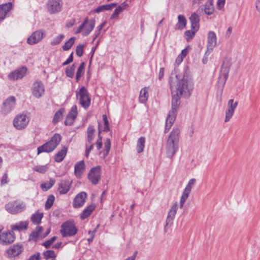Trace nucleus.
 <instances>
[{"label": "nucleus", "mask_w": 260, "mask_h": 260, "mask_svg": "<svg viewBox=\"0 0 260 260\" xmlns=\"http://www.w3.org/2000/svg\"><path fill=\"white\" fill-rule=\"evenodd\" d=\"M175 77L178 79L176 84L173 81L172 77H170V84L172 96V109L166 119L165 133L170 129L176 119L177 110L180 104L181 97H189L194 88L193 79L187 73H184L180 79H178L177 75H175Z\"/></svg>", "instance_id": "f257e3e1"}, {"label": "nucleus", "mask_w": 260, "mask_h": 260, "mask_svg": "<svg viewBox=\"0 0 260 260\" xmlns=\"http://www.w3.org/2000/svg\"><path fill=\"white\" fill-rule=\"evenodd\" d=\"M180 130L173 128L168 139L166 146L167 157L171 158L178 149Z\"/></svg>", "instance_id": "f03ea898"}, {"label": "nucleus", "mask_w": 260, "mask_h": 260, "mask_svg": "<svg viewBox=\"0 0 260 260\" xmlns=\"http://www.w3.org/2000/svg\"><path fill=\"white\" fill-rule=\"evenodd\" d=\"M61 140V136L58 134H55L50 141L45 143L37 148V154L42 152L49 153L53 151L58 145Z\"/></svg>", "instance_id": "7ed1b4c3"}, {"label": "nucleus", "mask_w": 260, "mask_h": 260, "mask_svg": "<svg viewBox=\"0 0 260 260\" xmlns=\"http://www.w3.org/2000/svg\"><path fill=\"white\" fill-rule=\"evenodd\" d=\"M29 121V114L23 113L18 114L15 117L13 124L15 128L18 130H22L26 127Z\"/></svg>", "instance_id": "20e7f679"}, {"label": "nucleus", "mask_w": 260, "mask_h": 260, "mask_svg": "<svg viewBox=\"0 0 260 260\" xmlns=\"http://www.w3.org/2000/svg\"><path fill=\"white\" fill-rule=\"evenodd\" d=\"M76 95L82 107L87 109L90 106L91 99L89 93L84 86H82L78 91H76Z\"/></svg>", "instance_id": "39448f33"}, {"label": "nucleus", "mask_w": 260, "mask_h": 260, "mask_svg": "<svg viewBox=\"0 0 260 260\" xmlns=\"http://www.w3.org/2000/svg\"><path fill=\"white\" fill-rule=\"evenodd\" d=\"M95 20L94 19L89 20L86 18L82 24L77 28L75 33L79 34L82 32L83 36H88L93 29L95 26Z\"/></svg>", "instance_id": "423d86ee"}, {"label": "nucleus", "mask_w": 260, "mask_h": 260, "mask_svg": "<svg viewBox=\"0 0 260 260\" xmlns=\"http://www.w3.org/2000/svg\"><path fill=\"white\" fill-rule=\"evenodd\" d=\"M25 207V203L17 201L10 202L5 205L6 211L12 214H15L23 211Z\"/></svg>", "instance_id": "0eeeda50"}, {"label": "nucleus", "mask_w": 260, "mask_h": 260, "mask_svg": "<svg viewBox=\"0 0 260 260\" xmlns=\"http://www.w3.org/2000/svg\"><path fill=\"white\" fill-rule=\"evenodd\" d=\"M102 167L100 166L92 168L88 172V178L92 184L96 185L101 178Z\"/></svg>", "instance_id": "6e6552de"}, {"label": "nucleus", "mask_w": 260, "mask_h": 260, "mask_svg": "<svg viewBox=\"0 0 260 260\" xmlns=\"http://www.w3.org/2000/svg\"><path fill=\"white\" fill-rule=\"evenodd\" d=\"M217 37L215 32L210 31L208 34L207 50L205 56H209L213 51L214 48L216 46Z\"/></svg>", "instance_id": "1a4fd4ad"}, {"label": "nucleus", "mask_w": 260, "mask_h": 260, "mask_svg": "<svg viewBox=\"0 0 260 260\" xmlns=\"http://www.w3.org/2000/svg\"><path fill=\"white\" fill-rule=\"evenodd\" d=\"M196 182V179L194 178H192L189 180L187 184L186 185L185 189H184L181 199L180 201V207L181 208L183 207L184 203L185 202L186 199L188 197L189 194L190 193L192 187L195 184Z\"/></svg>", "instance_id": "9d476101"}, {"label": "nucleus", "mask_w": 260, "mask_h": 260, "mask_svg": "<svg viewBox=\"0 0 260 260\" xmlns=\"http://www.w3.org/2000/svg\"><path fill=\"white\" fill-rule=\"evenodd\" d=\"M62 5L61 0H49L47 4L48 11L50 14L58 13L61 11Z\"/></svg>", "instance_id": "9b49d317"}, {"label": "nucleus", "mask_w": 260, "mask_h": 260, "mask_svg": "<svg viewBox=\"0 0 260 260\" xmlns=\"http://www.w3.org/2000/svg\"><path fill=\"white\" fill-rule=\"evenodd\" d=\"M15 239V237L13 231L4 232L0 234V243L3 245L13 243Z\"/></svg>", "instance_id": "f8f14e48"}, {"label": "nucleus", "mask_w": 260, "mask_h": 260, "mask_svg": "<svg viewBox=\"0 0 260 260\" xmlns=\"http://www.w3.org/2000/svg\"><path fill=\"white\" fill-rule=\"evenodd\" d=\"M32 94L37 98H41L44 93L45 89L43 83L40 80L36 81L32 86Z\"/></svg>", "instance_id": "ddd939ff"}, {"label": "nucleus", "mask_w": 260, "mask_h": 260, "mask_svg": "<svg viewBox=\"0 0 260 260\" xmlns=\"http://www.w3.org/2000/svg\"><path fill=\"white\" fill-rule=\"evenodd\" d=\"M238 105V102H234L233 99H230L228 102L227 108L225 111L224 121L228 122L233 115L235 110Z\"/></svg>", "instance_id": "4468645a"}, {"label": "nucleus", "mask_w": 260, "mask_h": 260, "mask_svg": "<svg viewBox=\"0 0 260 260\" xmlns=\"http://www.w3.org/2000/svg\"><path fill=\"white\" fill-rule=\"evenodd\" d=\"M15 98L14 96L8 98L3 103L1 110L2 113L5 115L10 113L15 105Z\"/></svg>", "instance_id": "2eb2a0df"}, {"label": "nucleus", "mask_w": 260, "mask_h": 260, "mask_svg": "<svg viewBox=\"0 0 260 260\" xmlns=\"http://www.w3.org/2000/svg\"><path fill=\"white\" fill-rule=\"evenodd\" d=\"M87 196V193L85 191L78 193L74 199L73 206L75 208L82 207L85 203Z\"/></svg>", "instance_id": "dca6fc26"}, {"label": "nucleus", "mask_w": 260, "mask_h": 260, "mask_svg": "<svg viewBox=\"0 0 260 260\" xmlns=\"http://www.w3.org/2000/svg\"><path fill=\"white\" fill-rule=\"evenodd\" d=\"M44 36V33L41 30L34 32L27 39V43L29 45L36 44L40 42Z\"/></svg>", "instance_id": "f3484780"}, {"label": "nucleus", "mask_w": 260, "mask_h": 260, "mask_svg": "<svg viewBox=\"0 0 260 260\" xmlns=\"http://www.w3.org/2000/svg\"><path fill=\"white\" fill-rule=\"evenodd\" d=\"M44 229H38L33 231L29 235V240L36 241L39 239H43L46 237L50 232V229H48L44 234H43Z\"/></svg>", "instance_id": "a211bd4d"}, {"label": "nucleus", "mask_w": 260, "mask_h": 260, "mask_svg": "<svg viewBox=\"0 0 260 260\" xmlns=\"http://www.w3.org/2000/svg\"><path fill=\"white\" fill-rule=\"evenodd\" d=\"M72 181L70 179H63L58 184V190L60 194H64L68 192L71 188Z\"/></svg>", "instance_id": "6ab92c4d"}, {"label": "nucleus", "mask_w": 260, "mask_h": 260, "mask_svg": "<svg viewBox=\"0 0 260 260\" xmlns=\"http://www.w3.org/2000/svg\"><path fill=\"white\" fill-rule=\"evenodd\" d=\"M23 250L22 246L20 244H15L11 246L7 250V253L10 258L19 255Z\"/></svg>", "instance_id": "aec40b11"}, {"label": "nucleus", "mask_w": 260, "mask_h": 260, "mask_svg": "<svg viewBox=\"0 0 260 260\" xmlns=\"http://www.w3.org/2000/svg\"><path fill=\"white\" fill-rule=\"evenodd\" d=\"M27 69L23 67L11 73L8 77L10 80H17L22 78L26 74Z\"/></svg>", "instance_id": "412c9836"}, {"label": "nucleus", "mask_w": 260, "mask_h": 260, "mask_svg": "<svg viewBox=\"0 0 260 260\" xmlns=\"http://www.w3.org/2000/svg\"><path fill=\"white\" fill-rule=\"evenodd\" d=\"M178 209L177 204H174L171 208L166 219V226H171Z\"/></svg>", "instance_id": "4be33fe9"}, {"label": "nucleus", "mask_w": 260, "mask_h": 260, "mask_svg": "<svg viewBox=\"0 0 260 260\" xmlns=\"http://www.w3.org/2000/svg\"><path fill=\"white\" fill-rule=\"evenodd\" d=\"M189 19L191 23V29L195 31H198L200 27L199 15L196 13H193Z\"/></svg>", "instance_id": "5701e85b"}, {"label": "nucleus", "mask_w": 260, "mask_h": 260, "mask_svg": "<svg viewBox=\"0 0 260 260\" xmlns=\"http://www.w3.org/2000/svg\"><path fill=\"white\" fill-rule=\"evenodd\" d=\"M12 4L8 3L0 5V21L5 19L7 13L12 9Z\"/></svg>", "instance_id": "b1692460"}, {"label": "nucleus", "mask_w": 260, "mask_h": 260, "mask_svg": "<svg viewBox=\"0 0 260 260\" xmlns=\"http://www.w3.org/2000/svg\"><path fill=\"white\" fill-rule=\"evenodd\" d=\"M85 168L84 160H81L77 162L74 167V173L77 178H80L82 175L83 171Z\"/></svg>", "instance_id": "393cba45"}, {"label": "nucleus", "mask_w": 260, "mask_h": 260, "mask_svg": "<svg viewBox=\"0 0 260 260\" xmlns=\"http://www.w3.org/2000/svg\"><path fill=\"white\" fill-rule=\"evenodd\" d=\"M187 21L185 16L183 15L178 16V22L175 25V29L176 30H182L186 25Z\"/></svg>", "instance_id": "a878e982"}, {"label": "nucleus", "mask_w": 260, "mask_h": 260, "mask_svg": "<svg viewBox=\"0 0 260 260\" xmlns=\"http://www.w3.org/2000/svg\"><path fill=\"white\" fill-rule=\"evenodd\" d=\"M95 130L93 125H89L87 129V139L86 142H93L95 138Z\"/></svg>", "instance_id": "bb28decb"}, {"label": "nucleus", "mask_w": 260, "mask_h": 260, "mask_svg": "<svg viewBox=\"0 0 260 260\" xmlns=\"http://www.w3.org/2000/svg\"><path fill=\"white\" fill-rule=\"evenodd\" d=\"M95 206L94 204H91L87 206L82 211L80 217L82 219H85L87 218L91 213L94 210Z\"/></svg>", "instance_id": "cd10ccee"}, {"label": "nucleus", "mask_w": 260, "mask_h": 260, "mask_svg": "<svg viewBox=\"0 0 260 260\" xmlns=\"http://www.w3.org/2000/svg\"><path fill=\"white\" fill-rule=\"evenodd\" d=\"M117 6V3H111L110 4L103 5L99 6L94 10V12L99 13L107 10H110Z\"/></svg>", "instance_id": "c85d7f7f"}, {"label": "nucleus", "mask_w": 260, "mask_h": 260, "mask_svg": "<svg viewBox=\"0 0 260 260\" xmlns=\"http://www.w3.org/2000/svg\"><path fill=\"white\" fill-rule=\"evenodd\" d=\"M67 148L64 147L61 150L59 151L54 156V160L56 162H61L63 160L66 155Z\"/></svg>", "instance_id": "c756f323"}, {"label": "nucleus", "mask_w": 260, "mask_h": 260, "mask_svg": "<svg viewBox=\"0 0 260 260\" xmlns=\"http://www.w3.org/2000/svg\"><path fill=\"white\" fill-rule=\"evenodd\" d=\"M77 229H61L60 233L63 237H71L76 235Z\"/></svg>", "instance_id": "7c9ffc66"}, {"label": "nucleus", "mask_w": 260, "mask_h": 260, "mask_svg": "<svg viewBox=\"0 0 260 260\" xmlns=\"http://www.w3.org/2000/svg\"><path fill=\"white\" fill-rule=\"evenodd\" d=\"M125 6L124 3L118 6L110 16V19H117L118 15L125 9Z\"/></svg>", "instance_id": "2f4dec72"}, {"label": "nucleus", "mask_w": 260, "mask_h": 260, "mask_svg": "<svg viewBox=\"0 0 260 260\" xmlns=\"http://www.w3.org/2000/svg\"><path fill=\"white\" fill-rule=\"evenodd\" d=\"M148 98V88L144 87L142 88L140 92L139 97V101L141 103H145L147 102Z\"/></svg>", "instance_id": "473e14b6"}, {"label": "nucleus", "mask_w": 260, "mask_h": 260, "mask_svg": "<svg viewBox=\"0 0 260 260\" xmlns=\"http://www.w3.org/2000/svg\"><path fill=\"white\" fill-rule=\"evenodd\" d=\"M111 148V142L109 139H106L104 142V149L100 152V154L102 155L103 157L107 156Z\"/></svg>", "instance_id": "72a5a7b5"}, {"label": "nucleus", "mask_w": 260, "mask_h": 260, "mask_svg": "<svg viewBox=\"0 0 260 260\" xmlns=\"http://www.w3.org/2000/svg\"><path fill=\"white\" fill-rule=\"evenodd\" d=\"M145 138L144 137H141L138 139L136 148L138 153H140L143 151L145 147Z\"/></svg>", "instance_id": "f704fd0d"}, {"label": "nucleus", "mask_w": 260, "mask_h": 260, "mask_svg": "<svg viewBox=\"0 0 260 260\" xmlns=\"http://www.w3.org/2000/svg\"><path fill=\"white\" fill-rule=\"evenodd\" d=\"M214 10V6L212 1L207 2L205 4L204 12L206 14L208 15L212 14Z\"/></svg>", "instance_id": "c9c22d12"}, {"label": "nucleus", "mask_w": 260, "mask_h": 260, "mask_svg": "<svg viewBox=\"0 0 260 260\" xmlns=\"http://www.w3.org/2000/svg\"><path fill=\"white\" fill-rule=\"evenodd\" d=\"M84 69H85V63L84 62H82L80 66L78 67L76 75V79L77 81H78L82 76L84 73Z\"/></svg>", "instance_id": "e433bc0d"}, {"label": "nucleus", "mask_w": 260, "mask_h": 260, "mask_svg": "<svg viewBox=\"0 0 260 260\" xmlns=\"http://www.w3.org/2000/svg\"><path fill=\"white\" fill-rule=\"evenodd\" d=\"M43 214L42 213L36 212L32 215L31 217V220L35 224H39L43 217Z\"/></svg>", "instance_id": "4c0bfd02"}, {"label": "nucleus", "mask_w": 260, "mask_h": 260, "mask_svg": "<svg viewBox=\"0 0 260 260\" xmlns=\"http://www.w3.org/2000/svg\"><path fill=\"white\" fill-rule=\"evenodd\" d=\"M64 111L65 110L63 108H61L55 113L53 119V123H56L62 118V114L64 112Z\"/></svg>", "instance_id": "58836bf2"}, {"label": "nucleus", "mask_w": 260, "mask_h": 260, "mask_svg": "<svg viewBox=\"0 0 260 260\" xmlns=\"http://www.w3.org/2000/svg\"><path fill=\"white\" fill-rule=\"evenodd\" d=\"M55 181L53 179H50L49 182H44L41 184V188L43 191H47L51 188L54 184Z\"/></svg>", "instance_id": "ea45409f"}, {"label": "nucleus", "mask_w": 260, "mask_h": 260, "mask_svg": "<svg viewBox=\"0 0 260 260\" xmlns=\"http://www.w3.org/2000/svg\"><path fill=\"white\" fill-rule=\"evenodd\" d=\"M225 64V63L223 62L222 66V74L220 76V78H221V76H223V83L222 85V88L223 87V86L225 83V81L228 77V74L229 71V69L228 67H224Z\"/></svg>", "instance_id": "a19ab883"}, {"label": "nucleus", "mask_w": 260, "mask_h": 260, "mask_svg": "<svg viewBox=\"0 0 260 260\" xmlns=\"http://www.w3.org/2000/svg\"><path fill=\"white\" fill-rule=\"evenodd\" d=\"M75 38L74 37H71L62 46V49L64 51L69 50L74 44Z\"/></svg>", "instance_id": "79ce46f5"}, {"label": "nucleus", "mask_w": 260, "mask_h": 260, "mask_svg": "<svg viewBox=\"0 0 260 260\" xmlns=\"http://www.w3.org/2000/svg\"><path fill=\"white\" fill-rule=\"evenodd\" d=\"M94 146V142H85V156L88 158L90 152L93 150Z\"/></svg>", "instance_id": "37998d69"}, {"label": "nucleus", "mask_w": 260, "mask_h": 260, "mask_svg": "<svg viewBox=\"0 0 260 260\" xmlns=\"http://www.w3.org/2000/svg\"><path fill=\"white\" fill-rule=\"evenodd\" d=\"M76 68L75 64H73L71 67H67L66 70V74L67 77L72 78L74 75V72Z\"/></svg>", "instance_id": "c03bdc74"}, {"label": "nucleus", "mask_w": 260, "mask_h": 260, "mask_svg": "<svg viewBox=\"0 0 260 260\" xmlns=\"http://www.w3.org/2000/svg\"><path fill=\"white\" fill-rule=\"evenodd\" d=\"M64 38V35L61 34V35L54 38L50 42V44L52 46L57 45L60 43V42L62 41V40Z\"/></svg>", "instance_id": "a18cd8bd"}, {"label": "nucleus", "mask_w": 260, "mask_h": 260, "mask_svg": "<svg viewBox=\"0 0 260 260\" xmlns=\"http://www.w3.org/2000/svg\"><path fill=\"white\" fill-rule=\"evenodd\" d=\"M48 168L47 165H38L33 168V170L38 173L44 174L48 170Z\"/></svg>", "instance_id": "49530a36"}, {"label": "nucleus", "mask_w": 260, "mask_h": 260, "mask_svg": "<svg viewBox=\"0 0 260 260\" xmlns=\"http://www.w3.org/2000/svg\"><path fill=\"white\" fill-rule=\"evenodd\" d=\"M55 200V197L53 195L48 196L47 200L45 203V208L48 209L52 206Z\"/></svg>", "instance_id": "de8ad7c7"}, {"label": "nucleus", "mask_w": 260, "mask_h": 260, "mask_svg": "<svg viewBox=\"0 0 260 260\" xmlns=\"http://www.w3.org/2000/svg\"><path fill=\"white\" fill-rule=\"evenodd\" d=\"M77 115V107L76 105H74L72 107L70 112L67 116L75 119L76 118Z\"/></svg>", "instance_id": "09e8293b"}, {"label": "nucleus", "mask_w": 260, "mask_h": 260, "mask_svg": "<svg viewBox=\"0 0 260 260\" xmlns=\"http://www.w3.org/2000/svg\"><path fill=\"white\" fill-rule=\"evenodd\" d=\"M57 236H53L50 239H49L46 241H45L43 245L45 246V248H48L50 247V246L52 244V243L57 239Z\"/></svg>", "instance_id": "8fccbe9b"}, {"label": "nucleus", "mask_w": 260, "mask_h": 260, "mask_svg": "<svg viewBox=\"0 0 260 260\" xmlns=\"http://www.w3.org/2000/svg\"><path fill=\"white\" fill-rule=\"evenodd\" d=\"M99 130L98 139L95 143V146H96V149L98 150L101 149V148H102V145H103V143H102V137L100 136L101 131L100 129V123H99Z\"/></svg>", "instance_id": "3c124183"}, {"label": "nucleus", "mask_w": 260, "mask_h": 260, "mask_svg": "<svg viewBox=\"0 0 260 260\" xmlns=\"http://www.w3.org/2000/svg\"><path fill=\"white\" fill-rule=\"evenodd\" d=\"M44 257L47 259L49 258H55L56 257V254L55 252L52 250H47L44 253Z\"/></svg>", "instance_id": "603ef678"}, {"label": "nucleus", "mask_w": 260, "mask_h": 260, "mask_svg": "<svg viewBox=\"0 0 260 260\" xmlns=\"http://www.w3.org/2000/svg\"><path fill=\"white\" fill-rule=\"evenodd\" d=\"M28 223V221H20L18 223L11 225V228H27Z\"/></svg>", "instance_id": "864d4df0"}, {"label": "nucleus", "mask_w": 260, "mask_h": 260, "mask_svg": "<svg viewBox=\"0 0 260 260\" xmlns=\"http://www.w3.org/2000/svg\"><path fill=\"white\" fill-rule=\"evenodd\" d=\"M103 120L104 123V127L103 131L104 132H108L110 131L109 123L107 118V116L106 115H103Z\"/></svg>", "instance_id": "5fc2aeb1"}, {"label": "nucleus", "mask_w": 260, "mask_h": 260, "mask_svg": "<svg viewBox=\"0 0 260 260\" xmlns=\"http://www.w3.org/2000/svg\"><path fill=\"white\" fill-rule=\"evenodd\" d=\"M84 47V45L82 44H80L77 46L76 53L77 56L81 57L83 55Z\"/></svg>", "instance_id": "6e6d98bb"}, {"label": "nucleus", "mask_w": 260, "mask_h": 260, "mask_svg": "<svg viewBox=\"0 0 260 260\" xmlns=\"http://www.w3.org/2000/svg\"><path fill=\"white\" fill-rule=\"evenodd\" d=\"M60 228H76L73 220H68L62 224Z\"/></svg>", "instance_id": "4d7b16f0"}, {"label": "nucleus", "mask_w": 260, "mask_h": 260, "mask_svg": "<svg viewBox=\"0 0 260 260\" xmlns=\"http://www.w3.org/2000/svg\"><path fill=\"white\" fill-rule=\"evenodd\" d=\"M197 31H195L194 30L192 29L188 30L185 31V35L187 37H188L189 38H191L193 36H194L196 32Z\"/></svg>", "instance_id": "13d9d810"}, {"label": "nucleus", "mask_w": 260, "mask_h": 260, "mask_svg": "<svg viewBox=\"0 0 260 260\" xmlns=\"http://www.w3.org/2000/svg\"><path fill=\"white\" fill-rule=\"evenodd\" d=\"M74 120L75 119L73 118H71L67 116L66 119L64 121V124L66 125H71L73 123Z\"/></svg>", "instance_id": "bf43d9fd"}, {"label": "nucleus", "mask_w": 260, "mask_h": 260, "mask_svg": "<svg viewBox=\"0 0 260 260\" xmlns=\"http://www.w3.org/2000/svg\"><path fill=\"white\" fill-rule=\"evenodd\" d=\"M225 0H218L217 2V7L219 10H221L225 4Z\"/></svg>", "instance_id": "052dcab7"}, {"label": "nucleus", "mask_w": 260, "mask_h": 260, "mask_svg": "<svg viewBox=\"0 0 260 260\" xmlns=\"http://www.w3.org/2000/svg\"><path fill=\"white\" fill-rule=\"evenodd\" d=\"M73 60V52H72L70 56H69L68 58L67 59L66 61H64L63 63V66H66L71 62H72Z\"/></svg>", "instance_id": "680f3d73"}, {"label": "nucleus", "mask_w": 260, "mask_h": 260, "mask_svg": "<svg viewBox=\"0 0 260 260\" xmlns=\"http://www.w3.org/2000/svg\"><path fill=\"white\" fill-rule=\"evenodd\" d=\"M8 182V175L7 173H5L1 180V183L2 184H4L7 183Z\"/></svg>", "instance_id": "e2e57ef3"}, {"label": "nucleus", "mask_w": 260, "mask_h": 260, "mask_svg": "<svg viewBox=\"0 0 260 260\" xmlns=\"http://www.w3.org/2000/svg\"><path fill=\"white\" fill-rule=\"evenodd\" d=\"M164 71L165 70L164 68H161L159 70L158 73V79L159 80H161L162 78L164 77Z\"/></svg>", "instance_id": "0e129e2a"}, {"label": "nucleus", "mask_w": 260, "mask_h": 260, "mask_svg": "<svg viewBox=\"0 0 260 260\" xmlns=\"http://www.w3.org/2000/svg\"><path fill=\"white\" fill-rule=\"evenodd\" d=\"M40 258V254L37 253L36 254H34L30 257L29 260H39Z\"/></svg>", "instance_id": "69168bd1"}, {"label": "nucleus", "mask_w": 260, "mask_h": 260, "mask_svg": "<svg viewBox=\"0 0 260 260\" xmlns=\"http://www.w3.org/2000/svg\"><path fill=\"white\" fill-rule=\"evenodd\" d=\"M187 50L186 49H184L182 50L181 53L179 55L184 58L187 55Z\"/></svg>", "instance_id": "338daca9"}, {"label": "nucleus", "mask_w": 260, "mask_h": 260, "mask_svg": "<svg viewBox=\"0 0 260 260\" xmlns=\"http://www.w3.org/2000/svg\"><path fill=\"white\" fill-rule=\"evenodd\" d=\"M255 7H256L257 11L260 13V0L256 1Z\"/></svg>", "instance_id": "774afa93"}]
</instances>
